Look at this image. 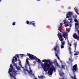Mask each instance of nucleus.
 Listing matches in <instances>:
<instances>
[{
    "mask_svg": "<svg viewBox=\"0 0 79 79\" xmlns=\"http://www.w3.org/2000/svg\"><path fill=\"white\" fill-rule=\"evenodd\" d=\"M75 10L76 11V13H77V14H78V15H79V13H78V11H77V9H75Z\"/></svg>",
    "mask_w": 79,
    "mask_h": 79,
    "instance_id": "393cba45",
    "label": "nucleus"
},
{
    "mask_svg": "<svg viewBox=\"0 0 79 79\" xmlns=\"http://www.w3.org/2000/svg\"><path fill=\"white\" fill-rule=\"evenodd\" d=\"M74 45L75 47V50H76V47H77V43L75 42L74 43Z\"/></svg>",
    "mask_w": 79,
    "mask_h": 79,
    "instance_id": "a211bd4d",
    "label": "nucleus"
},
{
    "mask_svg": "<svg viewBox=\"0 0 79 79\" xmlns=\"http://www.w3.org/2000/svg\"><path fill=\"white\" fill-rule=\"evenodd\" d=\"M20 56L22 58H23V56H24V54H20Z\"/></svg>",
    "mask_w": 79,
    "mask_h": 79,
    "instance_id": "4be33fe9",
    "label": "nucleus"
},
{
    "mask_svg": "<svg viewBox=\"0 0 79 79\" xmlns=\"http://www.w3.org/2000/svg\"><path fill=\"white\" fill-rule=\"evenodd\" d=\"M69 31H70V30L68 29V32H69Z\"/></svg>",
    "mask_w": 79,
    "mask_h": 79,
    "instance_id": "473e14b6",
    "label": "nucleus"
},
{
    "mask_svg": "<svg viewBox=\"0 0 79 79\" xmlns=\"http://www.w3.org/2000/svg\"><path fill=\"white\" fill-rule=\"evenodd\" d=\"M72 27V25H70V27Z\"/></svg>",
    "mask_w": 79,
    "mask_h": 79,
    "instance_id": "4c0bfd02",
    "label": "nucleus"
},
{
    "mask_svg": "<svg viewBox=\"0 0 79 79\" xmlns=\"http://www.w3.org/2000/svg\"><path fill=\"white\" fill-rule=\"evenodd\" d=\"M73 15V13L72 12L69 11L68 13V14H67L66 16V18H69L70 17V19H69L68 20L70 21V22H71V21L73 20L72 17H71V16H72Z\"/></svg>",
    "mask_w": 79,
    "mask_h": 79,
    "instance_id": "423d86ee",
    "label": "nucleus"
},
{
    "mask_svg": "<svg viewBox=\"0 0 79 79\" xmlns=\"http://www.w3.org/2000/svg\"><path fill=\"white\" fill-rule=\"evenodd\" d=\"M64 23H67V22H66V20H64Z\"/></svg>",
    "mask_w": 79,
    "mask_h": 79,
    "instance_id": "cd10ccee",
    "label": "nucleus"
},
{
    "mask_svg": "<svg viewBox=\"0 0 79 79\" xmlns=\"http://www.w3.org/2000/svg\"><path fill=\"white\" fill-rule=\"evenodd\" d=\"M40 77H44L43 76H40Z\"/></svg>",
    "mask_w": 79,
    "mask_h": 79,
    "instance_id": "58836bf2",
    "label": "nucleus"
},
{
    "mask_svg": "<svg viewBox=\"0 0 79 79\" xmlns=\"http://www.w3.org/2000/svg\"><path fill=\"white\" fill-rule=\"evenodd\" d=\"M62 35H61V34L59 32L58 35L57 36L58 37V38L59 39V40H60L61 42H63V36L64 38H65V40H66V39H67V32H63L62 33Z\"/></svg>",
    "mask_w": 79,
    "mask_h": 79,
    "instance_id": "f03ea898",
    "label": "nucleus"
},
{
    "mask_svg": "<svg viewBox=\"0 0 79 79\" xmlns=\"http://www.w3.org/2000/svg\"><path fill=\"white\" fill-rule=\"evenodd\" d=\"M31 66H29V69L30 71H28L29 73H30V74H31V73H32V69H31V68L30 67Z\"/></svg>",
    "mask_w": 79,
    "mask_h": 79,
    "instance_id": "f3484780",
    "label": "nucleus"
},
{
    "mask_svg": "<svg viewBox=\"0 0 79 79\" xmlns=\"http://www.w3.org/2000/svg\"><path fill=\"white\" fill-rule=\"evenodd\" d=\"M73 37L74 39H77V40H79V39L78 38L79 36L77 35L76 33H75L73 35Z\"/></svg>",
    "mask_w": 79,
    "mask_h": 79,
    "instance_id": "9d476101",
    "label": "nucleus"
},
{
    "mask_svg": "<svg viewBox=\"0 0 79 79\" xmlns=\"http://www.w3.org/2000/svg\"><path fill=\"white\" fill-rule=\"evenodd\" d=\"M2 2V0H0V2Z\"/></svg>",
    "mask_w": 79,
    "mask_h": 79,
    "instance_id": "c03bdc74",
    "label": "nucleus"
},
{
    "mask_svg": "<svg viewBox=\"0 0 79 79\" xmlns=\"http://www.w3.org/2000/svg\"><path fill=\"white\" fill-rule=\"evenodd\" d=\"M26 23L27 24L33 25V26L35 27V21H30V22H29V21H27Z\"/></svg>",
    "mask_w": 79,
    "mask_h": 79,
    "instance_id": "6e6552de",
    "label": "nucleus"
},
{
    "mask_svg": "<svg viewBox=\"0 0 79 79\" xmlns=\"http://www.w3.org/2000/svg\"><path fill=\"white\" fill-rule=\"evenodd\" d=\"M16 57H17V58H19V56L18 54H17L13 57V59L12 60V62L13 63V65L15 67L17 70H20V67L19 66H18L15 63V62H14V60H15V61H17L18 58H17Z\"/></svg>",
    "mask_w": 79,
    "mask_h": 79,
    "instance_id": "7ed1b4c3",
    "label": "nucleus"
},
{
    "mask_svg": "<svg viewBox=\"0 0 79 79\" xmlns=\"http://www.w3.org/2000/svg\"><path fill=\"white\" fill-rule=\"evenodd\" d=\"M48 60L44 59L42 60V62H46L44 63V64H43V65H42V67H44V70L45 72L48 71V74H49V75H52V73L53 72V71L55 72V68H54L53 66H52V67H50V65L49 64H47V61Z\"/></svg>",
    "mask_w": 79,
    "mask_h": 79,
    "instance_id": "f257e3e1",
    "label": "nucleus"
},
{
    "mask_svg": "<svg viewBox=\"0 0 79 79\" xmlns=\"http://www.w3.org/2000/svg\"><path fill=\"white\" fill-rule=\"evenodd\" d=\"M52 63H53L52 61H50L49 60H47V64H49V65H50V66H51V67H52L53 68V67H52V66H53V65H51L52 64Z\"/></svg>",
    "mask_w": 79,
    "mask_h": 79,
    "instance_id": "f8f14e48",
    "label": "nucleus"
},
{
    "mask_svg": "<svg viewBox=\"0 0 79 79\" xmlns=\"http://www.w3.org/2000/svg\"><path fill=\"white\" fill-rule=\"evenodd\" d=\"M68 45H69L70 47H71V46H72V44H71V43H70V44L68 43Z\"/></svg>",
    "mask_w": 79,
    "mask_h": 79,
    "instance_id": "c85d7f7f",
    "label": "nucleus"
},
{
    "mask_svg": "<svg viewBox=\"0 0 79 79\" xmlns=\"http://www.w3.org/2000/svg\"><path fill=\"white\" fill-rule=\"evenodd\" d=\"M69 50L70 54V55L73 54V52H71V48L69 47Z\"/></svg>",
    "mask_w": 79,
    "mask_h": 79,
    "instance_id": "2eb2a0df",
    "label": "nucleus"
},
{
    "mask_svg": "<svg viewBox=\"0 0 79 79\" xmlns=\"http://www.w3.org/2000/svg\"><path fill=\"white\" fill-rule=\"evenodd\" d=\"M42 79H43V78H42Z\"/></svg>",
    "mask_w": 79,
    "mask_h": 79,
    "instance_id": "3c124183",
    "label": "nucleus"
},
{
    "mask_svg": "<svg viewBox=\"0 0 79 79\" xmlns=\"http://www.w3.org/2000/svg\"><path fill=\"white\" fill-rule=\"evenodd\" d=\"M79 24V23H76L75 24V25L76 27V28L77 29H79V26H78Z\"/></svg>",
    "mask_w": 79,
    "mask_h": 79,
    "instance_id": "4468645a",
    "label": "nucleus"
},
{
    "mask_svg": "<svg viewBox=\"0 0 79 79\" xmlns=\"http://www.w3.org/2000/svg\"><path fill=\"white\" fill-rule=\"evenodd\" d=\"M59 74L60 76L62 77V79H67L64 77V73H63V72L60 71H59Z\"/></svg>",
    "mask_w": 79,
    "mask_h": 79,
    "instance_id": "1a4fd4ad",
    "label": "nucleus"
},
{
    "mask_svg": "<svg viewBox=\"0 0 79 79\" xmlns=\"http://www.w3.org/2000/svg\"><path fill=\"white\" fill-rule=\"evenodd\" d=\"M27 55L28 56H29V58L31 60H35V59L37 57H36L35 56H34V55H32L30 53H28L27 54Z\"/></svg>",
    "mask_w": 79,
    "mask_h": 79,
    "instance_id": "0eeeda50",
    "label": "nucleus"
},
{
    "mask_svg": "<svg viewBox=\"0 0 79 79\" xmlns=\"http://www.w3.org/2000/svg\"><path fill=\"white\" fill-rule=\"evenodd\" d=\"M11 79H14L13 78H12Z\"/></svg>",
    "mask_w": 79,
    "mask_h": 79,
    "instance_id": "09e8293b",
    "label": "nucleus"
},
{
    "mask_svg": "<svg viewBox=\"0 0 79 79\" xmlns=\"http://www.w3.org/2000/svg\"><path fill=\"white\" fill-rule=\"evenodd\" d=\"M73 18H75V17L74 16H73Z\"/></svg>",
    "mask_w": 79,
    "mask_h": 79,
    "instance_id": "a18cd8bd",
    "label": "nucleus"
},
{
    "mask_svg": "<svg viewBox=\"0 0 79 79\" xmlns=\"http://www.w3.org/2000/svg\"><path fill=\"white\" fill-rule=\"evenodd\" d=\"M57 66H59V65L58 64H57Z\"/></svg>",
    "mask_w": 79,
    "mask_h": 79,
    "instance_id": "79ce46f5",
    "label": "nucleus"
},
{
    "mask_svg": "<svg viewBox=\"0 0 79 79\" xmlns=\"http://www.w3.org/2000/svg\"><path fill=\"white\" fill-rule=\"evenodd\" d=\"M59 79H61V78H60Z\"/></svg>",
    "mask_w": 79,
    "mask_h": 79,
    "instance_id": "de8ad7c7",
    "label": "nucleus"
},
{
    "mask_svg": "<svg viewBox=\"0 0 79 79\" xmlns=\"http://www.w3.org/2000/svg\"><path fill=\"white\" fill-rule=\"evenodd\" d=\"M19 65H20V60H19Z\"/></svg>",
    "mask_w": 79,
    "mask_h": 79,
    "instance_id": "72a5a7b5",
    "label": "nucleus"
},
{
    "mask_svg": "<svg viewBox=\"0 0 79 79\" xmlns=\"http://www.w3.org/2000/svg\"><path fill=\"white\" fill-rule=\"evenodd\" d=\"M71 64L72 65V64Z\"/></svg>",
    "mask_w": 79,
    "mask_h": 79,
    "instance_id": "8fccbe9b",
    "label": "nucleus"
},
{
    "mask_svg": "<svg viewBox=\"0 0 79 79\" xmlns=\"http://www.w3.org/2000/svg\"><path fill=\"white\" fill-rule=\"evenodd\" d=\"M61 63H63V61L62 60H60Z\"/></svg>",
    "mask_w": 79,
    "mask_h": 79,
    "instance_id": "7c9ffc66",
    "label": "nucleus"
},
{
    "mask_svg": "<svg viewBox=\"0 0 79 79\" xmlns=\"http://www.w3.org/2000/svg\"><path fill=\"white\" fill-rule=\"evenodd\" d=\"M58 30L60 32H62V31H61V30H62V26H60L58 29Z\"/></svg>",
    "mask_w": 79,
    "mask_h": 79,
    "instance_id": "dca6fc26",
    "label": "nucleus"
},
{
    "mask_svg": "<svg viewBox=\"0 0 79 79\" xmlns=\"http://www.w3.org/2000/svg\"><path fill=\"white\" fill-rule=\"evenodd\" d=\"M37 1H38V2H40V0H37Z\"/></svg>",
    "mask_w": 79,
    "mask_h": 79,
    "instance_id": "a19ab883",
    "label": "nucleus"
},
{
    "mask_svg": "<svg viewBox=\"0 0 79 79\" xmlns=\"http://www.w3.org/2000/svg\"><path fill=\"white\" fill-rule=\"evenodd\" d=\"M53 49L54 50H55L56 52H55V55L57 57V59L58 60H60V57L58 56V55L59 53H60V47H59L58 44H57Z\"/></svg>",
    "mask_w": 79,
    "mask_h": 79,
    "instance_id": "20e7f679",
    "label": "nucleus"
},
{
    "mask_svg": "<svg viewBox=\"0 0 79 79\" xmlns=\"http://www.w3.org/2000/svg\"><path fill=\"white\" fill-rule=\"evenodd\" d=\"M25 71H27V72H29V71H28V70H27V69H25Z\"/></svg>",
    "mask_w": 79,
    "mask_h": 79,
    "instance_id": "f704fd0d",
    "label": "nucleus"
},
{
    "mask_svg": "<svg viewBox=\"0 0 79 79\" xmlns=\"http://www.w3.org/2000/svg\"><path fill=\"white\" fill-rule=\"evenodd\" d=\"M74 21L75 23H78V20L77 19H74Z\"/></svg>",
    "mask_w": 79,
    "mask_h": 79,
    "instance_id": "412c9836",
    "label": "nucleus"
},
{
    "mask_svg": "<svg viewBox=\"0 0 79 79\" xmlns=\"http://www.w3.org/2000/svg\"><path fill=\"white\" fill-rule=\"evenodd\" d=\"M65 27H67V26H69V25L68 24L65 23Z\"/></svg>",
    "mask_w": 79,
    "mask_h": 79,
    "instance_id": "bb28decb",
    "label": "nucleus"
},
{
    "mask_svg": "<svg viewBox=\"0 0 79 79\" xmlns=\"http://www.w3.org/2000/svg\"><path fill=\"white\" fill-rule=\"evenodd\" d=\"M61 45H65V42L63 41L61 42Z\"/></svg>",
    "mask_w": 79,
    "mask_h": 79,
    "instance_id": "aec40b11",
    "label": "nucleus"
},
{
    "mask_svg": "<svg viewBox=\"0 0 79 79\" xmlns=\"http://www.w3.org/2000/svg\"><path fill=\"white\" fill-rule=\"evenodd\" d=\"M77 64H75L73 66L72 70L74 75V77H73V76H72L71 77V78L72 79H77V78H76V75H75V72H76V71H77Z\"/></svg>",
    "mask_w": 79,
    "mask_h": 79,
    "instance_id": "39448f33",
    "label": "nucleus"
},
{
    "mask_svg": "<svg viewBox=\"0 0 79 79\" xmlns=\"http://www.w3.org/2000/svg\"><path fill=\"white\" fill-rule=\"evenodd\" d=\"M77 55H78V54H77V53H75L74 54V55H75V56Z\"/></svg>",
    "mask_w": 79,
    "mask_h": 79,
    "instance_id": "c756f323",
    "label": "nucleus"
},
{
    "mask_svg": "<svg viewBox=\"0 0 79 79\" xmlns=\"http://www.w3.org/2000/svg\"><path fill=\"white\" fill-rule=\"evenodd\" d=\"M56 1H61V0H56Z\"/></svg>",
    "mask_w": 79,
    "mask_h": 79,
    "instance_id": "e433bc0d",
    "label": "nucleus"
},
{
    "mask_svg": "<svg viewBox=\"0 0 79 79\" xmlns=\"http://www.w3.org/2000/svg\"><path fill=\"white\" fill-rule=\"evenodd\" d=\"M77 32H78V34H79V31L78 30H77Z\"/></svg>",
    "mask_w": 79,
    "mask_h": 79,
    "instance_id": "c9c22d12",
    "label": "nucleus"
},
{
    "mask_svg": "<svg viewBox=\"0 0 79 79\" xmlns=\"http://www.w3.org/2000/svg\"><path fill=\"white\" fill-rule=\"evenodd\" d=\"M69 9H71V7H69Z\"/></svg>",
    "mask_w": 79,
    "mask_h": 79,
    "instance_id": "37998d69",
    "label": "nucleus"
},
{
    "mask_svg": "<svg viewBox=\"0 0 79 79\" xmlns=\"http://www.w3.org/2000/svg\"><path fill=\"white\" fill-rule=\"evenodd\" d=\"M65 67H66V65H62L61 67L62 68H63V69H65L64 68H65Z\"/></svg>",
    "mask_w": 79,
    "mask_h": 79,
    "instance_id": "6ab92c4d",
    "label": "nucleus"
},
{
    "mask_svg": "<svg viewBox=\"0 0 79 79\" xmlns=\"http://www.w3.org/2000/svg\"><path fill=\"white\" fill-rule=\"evenodd\" d=\"M28 59H29L28 58H27L26 60L27 63L25 64V66H27V64L29 66H30V64H29V61H28Z\"/></svg>",
    "mask_w": 79,
    "mask_h": 79,
    "instance_id": "9b49d317",
    "label": "nucleus"
},
{
    "mask_svg": "<svg viewBox=\"0 0 79 79\" xmlns=\"http://www.w3.org/2000/svg\"><path fill=\"white\" fill-rule=\"evenodd\" d=\"M20 66H21V61L20 62Z\"/></svg>",
    "mask_w": 79,
    "mask_h": 79,
    "instance_id": "ea45409f",
    "label": "nucleus"
},
{
    "mask_svg": "<svg viewBox=\"0 0 79 79\" xmlns=\"http://www.w3.org/2000/svg\"><path fill=\"white\" fill-rule=\"evenodd\" d=\"M35 59L36 60H37L38 62L40 63V64H41V66H43V63H42V62L40 61V59H38V58L37 57Z\"/></svg>",
    "mask_w": 79,
    "mask_h": 79,
    "instance_id": "ddd939ff",
    "label": "nucleus"
},
{
    "mask_svg": "<svg viewBox=\"0 0 79 79\" xmlns=\"http://www.w3.org/2000/svg\"><path fill=\"white\" fill-rule=\"evenodd\" d=\"M69 60L70 61H73V59L71 58H69Z\"/></svg>",
    "mask_w": 79,
    "mask_h": 79,
    "instance_id": "a878e982",
    "label": "nucleus"
},
{
    "mask_svg": "<svg viewBox=\"0 0 79 79\" xmlns=\"http://www.w3.org/2000/svg\"><path fill=\"white\" fill-rule=\"evenodd\" d=\"M35 79H38L37 78H35Z\"/></svg>",
    "mask_w": 79,
    "mask_h": 79,
    "instance_id": "49530a36",
    "label": "nucleus"
},
{
    "mask_svg": "<svg viewBox=\"0 0 79 79\" xmlns=\"http://www.w3.org/2000/svg\"><path fill=\"white\" fill-rule=\"evenodd\" d=\"M15 24H16V22H13L12 23L13 26H15Z\"/></svg>",
    "mask_w": 79,
    "mask_h": 79,
    "instance_id": "b1692460",
    "label": "nucleus"
},
{
    "mask_svg": "<svg viewBox=\"0 0 79 79\" xmlns=\"http://www.w3.org/2000/svg\"><path fill=\"white\" fill-rule=\"evenodd\" d=\"M60 47H61V48H64V45L61 44L60 45Z\"/></svg>",
    "mask_w": 79,
    "mask_h": 79,
    "instance_id": "5701e85b",
    "label": "nucleus"
},
{
    "mask_svg": "<svg viewBox=\"0 0 79 79\" xmlns=\"http://www.w3.org/2000/svg\"><path fill=\"white\" fill-rule=\"evenodd\" d=\"M60 26H62L63 25V23H60Z\"/></svg>",
    "mask_w": 79,
    "mask_h": 79,
    "instance_id": "2f4dec72",
    "label": "nucleus"
}]
</instances>
